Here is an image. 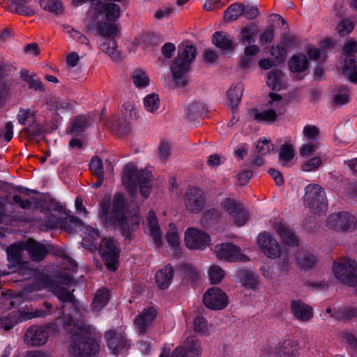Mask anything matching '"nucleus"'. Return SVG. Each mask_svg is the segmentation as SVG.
Instances as JSON below:
<instances>
[{
  "label": "nucleus",
  "mask_w": 357,
  "mask_h": 357,
  "mask_svg": "<svg viewBox=\"0 0 357 357\" xmlns=\"http://www.w3.org/2000/svg\"><path fill=\"white\" fill-rule=\"evenodd\" d=\"M64 29L66 32L68 33L75 41L80 44H84L89 47L90 49L92 48L89 40L81 32L75 30L70 26H65Z\"/></svg>",
  "instance_id": "09e8293b"
},
{
  "label": "nucleus",
  "mask_w": 357,
  "mask_h": 357,
  "mask_svg": "<svg viewBox=\"0 0 357 357\" xmlns=\"http://www.w3.org/2000/svg\"><path fill=\"white\" fill-rule=\"evenodd\" d=\"M57 332L56 324H48L45 326H32L29 327L24 334V342L31 347L44 345L50 335V333Z\"/></svg>",
  "instance_id": "0eeeda50"
},
{
  "label": "nucleus",
  "mask_w": 357,
  "mask_h": 357,
  "mask_svg": "<svg viewBox=\"0 0 357 357\" xmlns=\"http://www.w3.org/2000/svg\"><path fill=\"white\" fill-rule=\"evenodd\" d=\"M243 13L242 5L238 3H234L224 12V19L227 22L234 21L240 16L243 15Z\"/></svg>",
  "instance_id": "a19ab883"
},
{
  "label": "nucleus",
  "mask_w": 357,
  "mask_h": 357,
  "mask_svg": "<svg viewBox=\"0 0 357 357\" xmlns=\"http://www.w3.org/2000/svg\"><path fill=\"white\" fill-rule=\"evenodd\" d=\"M343 52L347 59L356 58L354 54L357 52V41L354 38L347 40L344 45Z\"/></svg>",
  "instance_id": "680f3d73"
},
{
  "label": "nucleus",
  "mask_w": 357,
  "mask_h": 357,
  "mask_svg": "<svg viewBox=\"0 0 357 357\" xmlns=\"http://www.w3.org/2000/svg\"><path fill=\"white\" fill-rule=\"evenodd\" d=\"M110 207V199L104 197L100 204L99 218L101 222L105 225H118L122 234L127 238H131V232L135 230L139 225L140 219L138 215L127 217L124 213V198L121 193L114 195L112 208Z\"/></svg>",
  "instance_id": "f03ea898"
},
{
  "label": "nucleus",
  "mask_w": 357,
  "mask_h": 357,
  "mask_svg": "<svg viewBox=\"0 0 357 357\" xmlns=\"http://www.w3.org/2000/svg\"><path fill=\"white\" fill-rule=\"evenodd\" d=\"M96 30L99 35L105 37V38H110L114 36L116 32V26L108 22L98 23L96 25Z\"/></svg>",
  "instance_id": "49530a36"
},
{
  "label": "nucleus",
  "mask_w": 357,
  "mask_h": 357,
  "mask_svg": "<svg viewBox=\"0 0 357 357\" xmlns=\"http://www.w3.org/2000/svg\"><path fill=\"white\" fill-rule=\"evenodd\" d=\"M24 249L29 252L31 259L35 261L43 259L47 253V249L43 245L33 239H29L24 243Z\"/></svg>",
  "instance_id": "a878e982"
},
{
  "label": "nucleus",
  "mask_w": 357,
  "mask_h": 357,
  "mask_svg": "<svg viewBox=\"0 0 357 357\" xmlns=\"http://www.w3.org/2000/svg\"><path fill=\"white\" fill-rule=\"evenodd\" d=\"M109 291L107 289H101L97 291L92 303V307L96 310H100L105 307L109 301Z\"/></svg>",
  "instance_id": "ea45409f"
},
{
  "label": "nucleus",
  "mask_w": 357,
  "mask_h": 357,
  "mask_svg": "<svg viewBox=\"0 0 357 357\" xmlns=\"http://www.w3.org/2000/svg\"><path fill=\"white\" fill-rule=\"evenodd\" d=\"M60 226L63 230L70 233L76 227L83 226L82 222L77 217L68 215L62 222L50 215L47 220L45 227L53 229Z\"/></svg>",
  "instance_id": "aec40b11"
},
{
  "label": "nucleus",
  "mask_w": 357,
  "mask_h": 357,
  "mask_svg": "<svg viewBox=\"0 0 357 357\" xmlns=\"http://www.w3.org/2000/svg\"><path fill=\"white\" fill-rule=\"evenodd\" d=\"M212 42L217 47L223 50H231L234 47L233 40L225 32H215L213 36Z\"/></svg>",
  "instance_id": "2f4dec72"
},
{
  "label": "nucleus",
  "mask_w": 357,
  "mask_h": 357,
  "mask_svg": "<svg viewBox=\"0 0 357 357\" xmlns=\"http://www.w3.org/2000/svg\"><path fill=\"white\" fill-rule=\"evenodd\" d=\"M282 73L280 70H272L268 73L266 84L273 90L282 88Z\"/></svg>",
  "instance_id": "79ce46f5"
},
{
  "label": "nucleus",
  "mask_w": 357,
  "mask_h": 357,
  "mask_svg": "<svg viewBox=\"0 0 357 357\" xmlns=\"http://www.w3.org/2000/svg\"><path fill=\"white\" fill-rule=\"evenodd\" d=\"M289 69L293 73H302L308 67V59L303 54H294L288 62Z\"/></svg>",
  "instance_id": "c85d7f7f"
},
{
  "label": "nucleus",
  "mask_w": 357,
  "mask_h": 357,
  "mask_svg": "<svg viewBox=\"0 0 357 357\" xmlns=\"http://www.w3.org/2000/svg\"><path fill=\"white\" fill-rule=\"evenodd\" d=\"M132 79L137 87H145L149 84V78L146 73L139 69L133 72Z\"/></svg>",
  "instance_id": "8fccbe9b"
},
{
  "label": "nucleus",
  "mask_w": 357,
  "mask_h": 357,
  "mask_svg": "<svg viewBox=\"0 0 357 357\" xmlns=\"http://www.w3.org/2000/svg\"><path fill=\"white\" fill-rule=\"evenodd\" d=\"M257 243L261 251L268 258L277 259L280 257V245L269 233H260L257 236Z\"/></svg>",
  "instance_id": "2eb2a0df"
},
{
  "label": "nucleus",
  "mask_w": 357,
  "mask_h": 357,
  "mask_svg": "<svg viewBox=\"0 0 357 357\" xmlns=\"http://www.w3.org/2000/svg\"><path fill=\"white\" fill-rule=\"evenodd\" d=\"M183 202L188 212L199 213L205 206L206 195L201 189L190 187L184 193Z\"/></svg>",
  "instance_id": "f8f14e48"
},
{
  "label": "nucleus",
  "mask_w": 357,
  "mask_h": 357,
  "mask_svg": "<svg viewBox=\"0 0 357 357\" xmlns=\"http://www.w3.org/2000/svg\"><path fill=\"white\" fill-rule=\"evenodd\" d=\"M298 346L296 341L287 340L280 348V357H296L298 355Z\"/></svg>",
  "instance_id": "4c0bfd02"
},
{
  "label": "nucleus",
  "mask_w": 357,
  "mask_h": 357,
  "mask_svg": "<svg viewBox=\"0 0 357 357\" xmlns=\"http://www.w3.org/2000/svg\"><path fill=\"white\" fill-rule=\"evenodd\" d=\"M251 115L256 121L266 123H273L275 121L278 116L276 115L275 112L270 109L262 112H259L257 109H253L251 112Z\"/></svg>",
  "instance_id": "58836bf2"
},
{
  "label": "nucleus",
  "mask_w": 357,
  "mask_h": 357,
  "mask_svg": "<svg viewBox=\"0 0 357 357\" xmlns=\"http://www.w3.org/2000/svg\"><path fill=\"white\" fill-rule=\"evenodd\" d=\"M105 339L109 349L115 355L122 353L129 347V343L126 336L114 330H109L105 333Z\"/></svg>",
  "instance_id": "a211bd4d"
},
{
  "label": "nucleus",
  "mask_w": 357,
  "mask_h": 357,
  "mask_svg": "<svg viewBox=\"0 0 357 357\" xmlns=\"http://www.w3.org/2000/svg\"><path fill=\"white\" fill-rule=\"evenodd\" d=\"M90 122L89 117L79 116L75 119L71 130L75 132H82L89 126Z\"/></svg>",
  "instance_id": "bf43d9fd"
},
{
  "label": "nucleus",
  "mask_w": 357,
  "mask_h": 357,
  "mask_svg": "<svg viewBox=\"0 0 357 357\" xmlns=\"http://www.w3.org/2000/svg\"><path fill=\"white\" fill-rule=\"evenodd\" d=\"M271 226L280 236L284 244L295 245L298 243V240L295 234L291 229L284 225L281 221L274 220L271 223Z\"/></svg>",
  "instance_id": "b1692460"
},
{
  "label": "nucleus",
  "mask_w": 357,
  "mask_h": 357,
  "mask_svg": "<svg viewBox=\"0 0 357 357\" xmlns=\"http://www.w3.org/2000/svg\"><path fill=\"white\" fill-rule=\"evenodd\" d=\"M336 278L349 286H357V264L350 259H341L333 265Z\"/></svg>",
  "instance_id": "423d86ee"
},
{
  "label": "nucleus",
  "mask_w": 357,
  "mask_h": 357,
  "mask_svg": "<svg viewBox=\"0 0 357 357\" xmlns=\"http://www.w3.org/2000/svg\"><path fill=\"white\" fill-rule=\"evenodd\" d=\"M236 275L242 284L249 289L254 288L257 284V280L255 274L247 270L237 271Z\"/></svg>",
  "instance_id": "e433bc0d"
},
{
  "label": "nucleus",
  "mask_w": 357,
  "mask_h": 357,
  "mask_svg": "<svg viewBox=\"0 0 357 357\" xmlns=\"http://www.w3.org/2000/svg\"><path fill=\"white\" fill-rule=\"evenodd\" d=\"M208 275L211 283L218 284L225 277V271L220 266L213 265L210 267Z\"/></svg>",
  "instance_id": "4d7b16f0"
},
{
  "label": "nucleus",
  "mask_w": 357,
  "mask_h": 357,
  "mask_svg": "<svg viewBox=\"0 0 357 357\" xmlns=\"http://www.w3.org/2000/svg\"><path fill=\"white\" fill-rule=\"evenodd\" d=\"M39 4L43 10L54 15L63 13V6L59 0H40Z\"/></svg>",
  "instance_id": "c9c22d12"
},
{
  "label": "nucleus",
  "mask_w": 357,
  "mask_h": 357,
  "mask_svg": "<svg viewBox=\"0 0 357 357\" xmlns=\"http://www.w3.org/2000/svg\"><path fill=\"white\" fill-rule=\"evenodd\" d=\"M121 113L126 121H132L137 118V111L134 104L131 102H125L122 105Z\"/></svg>",
  "instance_id": "6e6d98bb"
},
{
  "label": "nucleus",
  "mask_w": 357,
  "mask_h": 357,
  "mask_svg": "<svg viewBox=\"0 0 357 357\" xmlns=\"http://www.w3.org/2000/svg\"><path fill=\"white\" fill-rule=\"evenodd\" d=\"M100 50L107 54L111 59L118 60L120 53L117 50L116 41L112 38H105L100 43Z\"/></svg>",
  "instance_id": "72a5a7b5"
},
{
  "label": "nucleus",
  "mask_w": 357,
  "mask_h": 357,
  "mask_svg": "<svg viewBox=\"0 0 357 357\" xmlns=\"http://www.w3.org/2000/svg\"><path fill=\"white\" fill-rule=\"evenodd\" d=\"M89 168L93 175H104L102 162L98 156L92 158L89 164Z\"/></svg>",
  "instance_id": "0e129e2a"
},
{
  "label": "nucleus",
  "mask_w": 357,
  "mask_h": 357,
  "mask_svg": "<svg viewBox=\"0 0 357 357\" xmlns=\"http://www.w3.org/2000/svg\"><path fill=\"white\" fill-rule=\"evenodd\" d=\"M166 238L169 245L177 248L180 245V237L177 229L174 224L169 225V230L166 235Z\"/></svg>",
  "instance_id": "5fc2aeb1"
},
{
  "label": "nucleus",
  "mask_w": 357,
  "mask_h": 357,
  "mask_svg": "<svg viewBox=\"0 0 357 357\" xmlns=\"http://www.w3.org/2000/svg\"><path fill=\"white\" fill-rule=\"evenodd\" d=\"M270 100L268 101L266 105L270 109L276 113V115H282L285 112V105L287 102L285 99L278 93H270Z\"/></svg>",
  "instance_id": "c756f323"
},
{
  "label": "nucleus",
  "mask_w": 357,
  "mask_h": 357,
  "mask_svg": "<svg viewBox=\"0 0 357 357\" xmlns=\"http://www.w3.org/2000/svg\"><path fill=\"white\" fill-rule=\"evenodd\" d=\"M184 241L191 250H204L210 245L211 238L205 231L191 227L185 231Z\"/></svg>",
  "instance_id": "ddd939ff"
},
{
  "label": "nucleus",
  "mask_w": 357,
  "mask_h": 357,
  "mask_svg": "<svg viewBox=\"0 0 357 357\" xmlns=\"http://www.w3.org/2000/svg\"><path fill=\"white\" fill-rule=\"evenodd\" d=\"M321 164L322 160L319 157H314L304 162L301 167L305 172H312L317 169Z\"/></svg>",
  "instance_id": "69168bd1"
},
{
  "label": "nucleus",
  "mask_w": 357,
  "mask_h": 357,
  "mask_svg": "<svg viewBox=\"0 0 357 357\" xmlns=\"http://www.w3.org/2000/svg\"><path fill=\"white\" fill-rule=\"evenodd\" d=\"M67 328L70 338L68 352L73 357H94L100 350V342L96 338V329L85 324H76L71 316L63 314L61 318Z\"/></svg>",
  "instance_id": "f257e3e1"
},
{
  "label": "nucleus",
  "mask_w": 357,
  "mask_h": 357,
  "mask_svg": "<svg viewBox=\"0 0 357 357\" xmlns=\"http://www.w3.org/2000/svg\"><path fill=\"white\" fill-rule=\"evenodd\" d=\"M354 23L347 19L342 20L337 26V31L342 36L349 34L354 29Z\"/></svg>",
  "instance_id": "338daca9"
},
{
  "label": "nucleus",
  "mask_w": 357,
  "mask_h": 357,
  "mask_svg": "<svg viewBox=\"0 0 357 357\" xmlns=\"http://www.w3.org/2000/svg\"><path fill=\"white\" fill-rule=\"evenodd\" d=\"M146 231L153 238L158 245L162 244V232L159 227L155 213L150 211L147 216V222L145 227Z\"/></svg>",
  "instance_id": "393cba45"
},
{
  "label": "nucleus",
  "mask_w": 357,
  "mask_h": 357,
  "mask_svg": "<svg viewBox=\"0 0 357 357\" xmlns=\"http://www.w3.org/2000/svg\"><path fill=\"white\" fill-rule=\"evenodd\" d=\"M342 73L347 76L351 82L357 84V58L345 59Z\"/></svg>",
  "instance_id": "f704fd0d"
},
{
  "label": "nucleus",
  "mask_w": 357,
  "mask_h": 357,
  "mask_svg": "<svg viewBox=\"0 0 357 357\" xmlns=\"http://www.w3.org/2000/svg\"><path fill=\"white\" fill-rule=\"evenodd\" d=\"M303 134L306 141L318 140L319 130L312 125H307L303 128Z\"/></svg>",
  "instance_id": "e2e57ef3"
},
{
  "label": "nucleus",
  "mask_w": 357,
  "mask_h": 357,
  "mask_svg": "<svg viewBox=\"0 0 357 357\" xmlns=\"http://www.w3.org/2000/svg\"><path fill=\"white\" fill-rule=\"evenodd\" d=\"M194 331L196 333L206 334L209 330V326L207 321L200 316H197L193 321Z\"/></svg>",
  "instance_id": "052dcab7"
},
{
  "label": "nucleus",
  "mask_w": 357,
  "mask_h": 357,
  "mask_svg": "<svg viewBox=\"0 0 357 357\" xmlns=\"http://www.w3.org/2000/svg\"><path fill=\"white\" fill-rule=\"evenodd\" d=\"M152 179L153 176L150 171L137 172L136 167L132 164L126 165L122 174V183L130 193L131 195L136 193L137 184H138L140 188V193L144 198L148 197L150 195Z\"/></svg>",
  "instance_id": "20e7f679"
},
{
  "label": "nucleus",
  "mask_w": 357,
  "mask_h": 357,
  "mask_svg": "<svg viewBox=\"0 0 357 357\" xmlns=\"http://www.w3.org/2000/svg\"><path fill=\"white\" fill-rule=\"evenodd\" d=\"M316 262L317 260L314 256L309 253L300 255L297 260L298 266L302 269L312 268Z\"/></svg>",
  "instance_id": "864d4df0"
},
{
  "label": "nucleus",
  "mask_w": 357,
  "mask_h": 357,
  "mask_svg": "<svg viewBox=\"0 0 357 357\" xmlns=\"http://www.w3.org/2000/svg\"><path fill=\"white\" fill-rule=\"evenodd\" d=\"M304 204L314 213H319L327 209V199L324 189L317 184L305 187Z\"/></svg>",
  "instance_id": "39448f33"
},
{
  "label": "nucleus",
  "mask_w": 357,
  "mask_h": 357,
  "mask_svg": "<svg viewBox=\"0 0 357 357\" xmlns=\"http://www.w3.org/2000/svg\"><path fill=\"white\" fill-rule=\"evenodd\" d=\"M44 127L43 125L37 122L36 119L31 123H29L24 128L25 133L27 136L31 137H37L44 132Z\"/></svg>",
  "instance_id": "3c124183"
},
{
  "label": "nucleus",
  "mask_w": 357,
  "mask_h": 357,
  "mask_svg": "<svg viewBox=\"0 0 357 357\" xmlns=\"http://www.w3.org/2000/svg\"><path fill=\"white\" fill-rule=\"evenodd\" d=\"M222 208L232 218L234 223L243 226L248 220V215L242 205L231 198H225L221 202Z\"/></svg>",
  "instance_id": "f3484780"
},
{
  "label": "nucleus",
  "mask_w": 357,
  "mask_h": 357,
  "mask_svg": "<svg viewBox=\"0 0 357 357\" xmlns=\"http://www.w3.org/2000/svg\"><path fill=\"white\" fill-rule=\"evenodd\" d=\"M47 315V312L42 310H34L32 311L17 310L13 311L7 315L0 317V328L5 330L12 328L17 324L36 317H43Z\"/></svg>",
  "instance_id": "1a4fd4ad"
},
{
  "label": "nucleus",
  "mask_w": 357,
  "mask_h": 357,
  "mask_svg": "<svg viewBox=\"0 0 357 357\" xmlns=\"http://www.w3.org/2000/svg\"><path fill=\"white\" fill-rule=\"evenodd\" d=\"M183 349L185 357H199L201 354L199 342L194 336L188 337L184 345L181 347Z\"/></svg>",
  "instance_id": "7c9ffc66"
},
{
  "label": "nucleus",
  "mask_w": 357,
  "mask_h": 357,
  "mask_svg": "<svg viewBox=\"0 0 357 357\" xmlns=\"http://www.w3.org/2000/svg\"><path fill=\"white\" fill-rule=\"evenodd\" d=\"M99 252L107 268L112 271H116L120 252L118 243L113 238H104L99 245Z\"/></svg>",
  "instance_id": "9d476101"
},
{
  "label": "nucleus",
  "mask_w": 357,
  "mask_h": 357,
  "mask_svg": "<svg viewBox=\"0 0 357 357\" xmlns=\"http://www.w3.org/2000/svg\"><path fill=\"white\" fill-rule=\"evenodd\" d=\"M24 243L20 245L13 244L7 249V255L8 260L13 263L14 266H19L21 269H26L29 276H35L36 270L29 268V262L22 260V252L24 250Z\"/></svg>",
  "instance_id": "6ab92c4d"
},
{
  "label": "nucleus",
  "mask_w": 357,
  "mask_h": 357,
  "mask_svg": "<svg viewBox=\"0 0 357 357\" xmlns=\"http://www.w3.org/2000/svg\"><path fill=\"white\" fill-rule=\"evenodd\" d=\"M157 310L151 306L144 308L135 319V325L138 332L145 333L157 316Z\"/></svg>",
  "instance_id": "412c9836"
},
{
  "label": "nucleus",
  "mask_w": 357,
  "mask_h": 357,
  "mask_svg": "<svg viewBox=\"0 0 357 357\" xmlns=\"http://www.w3.org/2000/svg\"><path fill=\"white\" fill-rule=\"evenodd\" d=\"M213 253L220 260L227 261L248 260L247 257L240 252V248L231 243L216 245L214 247Z\"/></svg>",
  "instance_id": "dca6fc26"
},
{
  "label": "nucleus",
  "mask_w": 357,
  "mask_h": 357,
  "mask_svg": "<svg viewBox=\"0 0 357 357\" xmlns=\"http://www.w3.org/2000/svg\"><path fill=\"white\" fill-rule=\"evenodd\" d=\"M196 49L192 45L182 43L177 56L171 65V71L175 84L183 87L187 84V73L196 56Z\"/></svg>",
  "instance_id": "7ed1b4c3"
},
{
  "label": "nucleus",
  "mask_w": 357,
  "mask_h": 357,
  "mask_svg": "<svg viewBox=\"0 0 357 357\" xmlns=\"http://www.w3.org/2000/svg\"><path fill=\"white\" fill-rule=\"evenodd\" d=\"M291 312L300 321H307L313 317V309L301 300L291 303Z\"/></svg>",
  "instance_id": "4be33fe9"
},
{
  "label": "nucleus",
  "mask_w": 357,
  "mask_h": 357,
  "mask_svg": "<svg viewBox=\"0 0 357 357\" xmlns=\"http://www.w3.org/2000/svg\"><path fill=\"white\" fill-rule=\"evenodd\" d=\"M294 155L295 153L292 145L284 144L281 146L279 158L282 165H287V164L294 158Z\"/></svg>",
  "instance_id": "37998d69"
},
{
  "label": "nucleus",
  "mask_w": 357,
  "mask_h": 357,
  "mask_svg": "<svg viewBox=\"0 0 357 357\" xmlns=\"http://www.w3.org/2000/svg\"><path fill=\"white\" fill-rule=\"evenodd\" d=\"M327 225L335 231H352L357 227V219L348 212L335 213L328 216Z\"/></svg>",
  "instance_id": "9b49d317"
},
{
  "label": "nucleus",
  "mask_w": 357,
  "mask_h": 357,
  "mask_svg": "<svg viewBox=\"0 0 357 357\" xmlns=\"http://www.w3.org/2000/svg\"><path fill=\"white\" fill-rule=\"evenodd\" d=\"M36 119V112L31 109H21L17 114L19 123L26 126L33 123Z\"/></svg>",
  "instance_id": "a18cd8bd"
},
{
  "label": "nucleus",
  "mask_w": 357,
  "mask_h": 357,
  "mask_svg": "<svg viewBox=\"0 0 357 357\" xmlns=\"http://www.w3.org/2000/svg\"><path fill=\"white\" fill-rule=\"evenodd\" d=\"M243 92V86L241 84H232L227 91V104L234 111L239 104Z\"/></svg>",
  "instance_id": "cd10ccee"
},
{
  "label": "nucleus",
  "mask_w": 357,
  "mask_h": 357,
  "mask_svg": "<svg viewBox=\"0 0 357 357\" xmlns=\"http://www.w3.org/2000/svg\"><path fill=\"white\" fill-rule=\"evenodd\" d=\"M203 302L208 309L219 310L227 306L229 298L220 288L211 287L204 293Z\"/></svg>",
  "instance_id": "4468645a"
},
{
  "label": "nucleus",
  "mask_w": 357,
  "mask_h": 357,
  "mask_svg": "<svg viewBox=\"0 0 357 357\" xmlns=\"http://www.w3.org/2000/svg\"><path fill=\"white\" fill-rule=\"evenodd\" d=\"M31 0H3L1 5L5 9L20 15H31L33 9L27 6Z\"/></svg>",
  "instance_id": "5701e85b"
},
{
  "label": "nucleus",
  "mask_w": 357,
  "mask_h": 357,
  "mask_svg": "<svg viewBox=\"0 0 357 357\" xmlns=\"http://www.w3.org/2000/svg\"><path fill=\"white\" fill-rule=\"evenodd\" d=\"M174 276V270L171 265H166L164 268L159 270L155 274V281L158 286L165 289L171 284Z\"/></svg>",
  "instance_id": "bb28decb"
},
{
  "label": "nucleus",
  "mask_w": 357,
  "mask_h": 357,
  "mask_svg": "<svg viewBox=\"0 0 357 357\" xmlns=\"http://www.w3.org/2000/svg\"><path fill=\"white\" fill-rule=\"evenodd\" d=\"M256 149L259 154L266 155L274 150V145L269 139L263 137L260 138L257 142Z\"/></svg>",
  "instance_id": "603ef678"
},
{
  "label": "nucleus",
  "mask_w": 357,
  "mask_h": 357,
  "mask_svg": "<svg viewBox=\"0 0 357 357\" xmlns=\"http://www.w3.org/2000/svg\"><path fill=\"white\" fill-rule=\"evenodd\" d=\"M100 10L105 14L106 19L109 22H116L121 15L120 6L114 2L102 4Z\"/></svg>",
  "instance_id": "473e14b6"
},
{
  "label": "nucleus",
  "mask_w": 357,
  "mask_h": 357,
  "mask_svg": "<svg viewBox=\"0 0 357 357\" xmlns=\"http://www.w3.org/2000/svg\"><path fill=\"white\" fill-rule=\"evenodd\" d=\"M319 146L318 140L306 141L299 148V154L301 157H308L314 153Z\"/></svg>",
  "instance_id": "de8ad7c7"
},
{
  "label": "nucleus",
  "mask_w": 357,
  "mask_h": 357,
  "mask_svg": "<svg viewBox=\"0 0 357 357\" xmlns=\"http://www.w3.org/2000/svg\"><path fill=\"white\" fill-rule=\"evenodd\" d=\"M205 105L202 102H193L188 105L186 112L189 117L199 116L206 112Z\"/></svg>",
  "instance_id": "13d9d810"
},
{
  "label": "nucleus",
  "mask_w": 357,
  "mask_h": 357,
  "mask_svg": "<svg viewBox=\"0 0 357 357\" xmlns=\"http://www.w3.org/2000/svg\"><path fill=\"white\" fill-rule=\"evenodd\" d=\"M46 287H48L61 301L73 303L74 296L69 289L58 284H50L47 279L44 277L37 278V281H34L31 285L26 287L22 294H25L26 291H37Z\"/></svg>",
  "instance_id": "6e6552de"
},
{
  "label": "nucleus",
  "mask_w": 357,
  "mask_h": 357,
  "mask_svg": "<svg viewBox=\"0 0 357 357\" xmlns=\"http://www.w3.org/2000/svg\"><path fill=\"white\" fill-rule=\"evenodd\" d=\"M159 96L155 93L147 95L144 98V107L145 109L151 113H154L160 107Z\"/></svg>",
  "instance_id": "c03bdc74"
},
{
  "label": "nucleus",
  "mask_w": 357,
  "mask_h": 357,
  "mask_svg": "<svg viewBox=\"0 0 357 357\" xmlns=\"http://www.w3.org/2000/svg\"><path fill=\"white\" fill-rule=\"evenodd\" d=\"M287 52V50L282 46H272L271 48V54L275 58L277 63L282 62L284 60Z\"/></svg>",
  "instance_id": "774afa93"
}]
</instances>
